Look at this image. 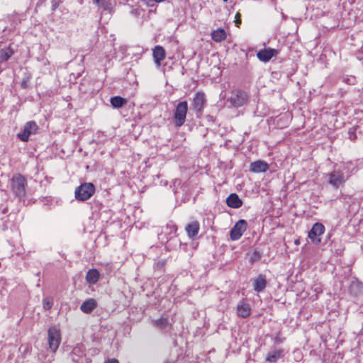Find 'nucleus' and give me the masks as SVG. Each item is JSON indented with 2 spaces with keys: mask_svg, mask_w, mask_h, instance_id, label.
<instances>
[{
  "mask_svg": "<svg viewBox=\"0 0 363 363\" xmlns=\"http://www.w3.org/2000/svg\"><path fill=\"white\" fill-rule=\"evenodd\" d=\"M188 111V103L186 101H180L174 110V123L176 127L182 126L185 121Z\"/></svg>",
  "mask_w": 363,
  "mask_h": 363,
  "instance_id": "f257e3e1",
  "label": "nucleus"
},
{
  "mask_svg": "<svg viewBox=\"0 0 363 363\" xmlns=\"http://www.w3.org/2000/svg\"><path fill=\"white\" fill-rule=\"evenodd\" d=\"M26 180L22 175L17 174L13 176L11 180V186L13 193L16 196L21 199L26 195Z\"/></svg>",
  "mask_w": 363,
  "mask_h": 363,
  "instance_id": "f03ea898",
  "label": "nucleus"
},
{
  "mask_svg": "<svg viewBox=\"0 0 363 363\" xmlns=\"http://www.w3.org/2000/svg\"><path fill=\"white\" fill-rule=\"evenodd\" d=\"M95 192V186L92 183H84L77 187L74 191L75 198L79 201H86Z\"/></svg>",
  "mask_w": 363,
  "mask_h": 363,
  "instance_id": "7ed1b4c3",
  "label": "nucleus"
},
{
  "mask_svg": "<svg viewBox=\"0 0 363 363\" xmlns=\"http://www.w3.org/2000/svg\"><path fill=\"white\" fill-rule=\"evenodd\" d=\"M48 333L49 347L52 352H55L61 342L60 330L55 327H52L48 329Z\"/></svg>",
  "mask_w": 363,
  "mask_h": 363,
  "instance_id": "20e7f679",
  "label": "nucleus"
},
{
  "mask_svg": "<svg viewBox=\"0 0 363 363\" xmlns=\"http://www.w3.org/2000/svg\"><path fill=\"white\" fill-rule=\"evenodd\" d=\"M247 94L240 89L233 90L230 98V102L234 107H240L243 106L247 103Z\"/></svg>",
  "mask_w": 363,
  "mask_h": 363,
  "instance_id": "39448f33",
  "label": "nucleus"
},
{
  "mask_svg": "<svg viewBox=\"0 0 363 363\" xmlns=\"http://www.w3.org/2000/svg\"><path fill=\"white\" fill-rule=\"evenodd\" d=\"M325 226L323 223L317 222L313 224L312 228L308 232V237L311 242L315 245H319L321 242L320 236L325 232Z\"/></svg>",
  "mask_w": 363,
  "mask_h": 363,
  "instance_id": "423d86ee",
  "label": "nucleus"
},
{
  "mask_svg": "<svg viewBox=\"0 0 363 363\" xmlns=\"http://www.w3.org/2000/svg\"><path fill=\"white\" fill-rule=\"evenodd\" d=\"M247 223L245 220H238L230 231V237L232 240H239L247 230Z\"/></svg>",
  "mask_w": 363,
  "mask_h": 363,
  "instance_id": "0eeeda50",
  "label": "nucleus"
},
{
  "mask_svg": "<svg viewBox=\"0 0 363 363\" xmlns=\"http://www.w3.org/2000/svg\"><path fill=\"white\" fill-rule=\"evenodd\" d=\"M328 183L335 189H338L340 186H342L347 180L342 171L336 169L328 174Z\"/></svg>",
  "mask_w": 363,
  "mask_h": 363,
  "instance_id": "6e6552de",
  "label": "nucleus"
},
{
  "mask_svg": "<svg viewBox=\"0 0 363 363\" xmlns=\"http://www.w3.org/2000/svg\"><path fill=\"white\" fill-rule=\"evenodd\" d=\"M38 128V126L35 121H29L25 124L23 130L18 133L17 137L23 142H27L29 136L35 133Z\"/></svg>",
  "mask_w": 363,
  "mask_h": 363,
  "instance_id": "1a4fd4ad",
  "label": "nucleus"
},
{
  "mask_svg": "<svg viewBox=\"0 0 363 363\" xmlns=\"http://www.w3.org/2000/svg\"><path fill=\"white\" fill-rule=\"evenodd\" d=\"M278 50L274 48H268L259 50L257 53V58L263 62H269L273 57L278 55Z\"/></svg>",
  "mask_w": 363,
  "mask_h": 363,
  "instance_id": "9d476101",
  "label": "nucleus"
},
{
  "mask_svg": "<svg viewBox=\"0 0 363 363\" xmlns=\"http://www.w3.org/2000/svg\"><path fill=\"white\" fill-rule=\"evenodd\" d=\"M177 230V225L173 222L168 223L166 226L162 229V233L160 235V238L162 240H168L175 236Z\"/></svg>",
  "mask_w": 363,
  "mask_h": 363,
  "instance_id": "9b49d317",
  "label": "nucleus"
},
{
  "mask_svg": "<svg viewBox=\"0 0 363 363\" xmlns=\"http://www.w3.org/2000/svg\"><path fill=\"white\" fill-rule=\"evenodd\" d=\"M206 103L205 94L202 92H197L193 99V108L197 113H201Z\"/></svg>",
  "mask_w": 363,
  "mask_h": 363,
  "instance_id": "f8f14e48",
  "label": "nucleus"
},
{
  "mask_svg": "<svg viewBox=\"0 0 363 363\" xmlns=\"http://www.w3.org/2000/svg\"><path fill=\"white\" fill-rule=\"evenodd\" d=\"M350 293L354 296H358L363 292V283L357 279H354L349 286Z\"/></svg>",
  "mask_w": 363,
  "mask_h": 363,
  "instance_id": "ddd939ff",
  "label": "nucleus"
},
{
  "mask_svg": "<svg viewBox=\"0 0 363 363\" xmlns=\"http://www.w3.org/2000/svg\"><path fill=\"white\" fill-rule=\"evenodd\" d=\"M269 168L268 164L262 160H257L250 164V170L254 173L265 172Z\"/></svg>",
  "mask_w": 363,
  "mask_h": 363,
  "instance_id": "4468645a",
  "label": "nucleus"
},
{
  "mask_svg": "<svg viewBox=\"0 0 363 363\" xmlns=\"http://www.w3.org/2000/svg\"><path fill=\"white\" fill-rule=\"evenodd\" d=\"M152 55L155 64L159 67L161 65V62L165 57V50L162 46L157 45L152 50Z\"/></svg>",
  "mask_w": 363,
  "mask_h": 363,
  "instance_id": "2eb2a0df",
  "label": "nucleus"
},
{
  "mask_svg": "<svg viewBox=\"0 0 363 363\" xmlns=\"http://www.w3.org/2000/svg\"><path fill=\"white\" fill-rule=\"evenodd\" d=\"M284 355V352L283 349H274L267 353L266 361L269 363H276Z\"/></svg>",
  "mask_w": 363,
  "mask_h": 363,
  "instance_id": "dca6fc26",
  "label": "nucleus"
},
{
  "mask_svg": "<svg viewBox=\"0 0 363 363\" xmlns=\"http://www.w3.org/2000/svg\"><path fill=\"white\" fill-rule=\"evenodd\" d=\"M237 313L238 316L241 318H246L249 317L251 314L250 306L244 301L240 302L237 306Z\"/></svg>",
  "mask_w": 363,
  "mask_h": 363,
  "instance_id": "f3484780",
  "label": "nucleus"
},
{
  "mask_svg": "<svg viewBox=\"0 0 363 363\" xmlns=\"http://www.w3.org/2000/svg\"><path fill=\"white\" fill-rule=\"evenodd\" d=\"M226 203L230 208H238L242 206V201L236 194H231L228 196Z\"/></svg>",
  "mask_w": 363,
  "mask_h": 363,
  "instance_id": "a211bd4d",
  "label": "nucleus"
},
{
  "mask_svg": "<svg viewBox=\"0 0 363 363\" xmlns=\"http://www.w3.org/2000/svg\"><path fill=\"white\" fill-rule=\"evenodd\" d=\"M97 307V302L94 298L86 300L80 306V309L85 313H90Z\"/></svg>",
  "mask_w": 363,
  "mask_h": 363,
  "instance_id": "6ab92c4d",
  "label": "nucleus"
},
{
  "mask_svg": "<svg viewBox=\"0 0 363 363\" xmlns=\"http://www.w3.org/2000/svg\"><path fill=\"white\" fill-rule=\"evenodd\" d=\"M199 229L200 225L198 221L189 223L185 227L187 235L190 238H194L199 233Z\"/></svg>",
  "mask_w": 363,
  "mask_h": 363,
  "instance_id": "aec40b11",
  "label": "nucleus"
},
{
  "mask_svg": "<svg viewBox=\"0 0 363 363\" xmlns=\"http://www.w3.org/2000/svg\"><path fill=\"white\" fill-rule=\"evenodd\" d=\"M343 170L345 172L346 174V178L348 179L350 177H351L352 174H354L357 172L358 169L357 165L351 162L348 161L344 163L343 164Z\"/></svg>",
  "mask_w": 363,
  "mask_h": 363,
  "instance_id": "412c9836",
  "label": "nucleus"
},
{
  "mask_svg": "<svg viewBox=\"0 0 363 363\" xmlns=\"http://www.w3.org/2000/svg\"><path fill=\"white\" fill-rule=\"evenodd\" d=\"M211 38L216 43H220L226 38V32L223 28L214 30L211 33Z\"/></svg>",
  "mask_w": 363,
  "mask_h": 363,
  "instance_id": "4be33fe9",
  "label": "nucleus"
},
{
  "mask_svg": "<svg viewBox=\"0 0 363 363\" xmlns=\"http://www.w3.org/2000/svg\"><path fill=\"white\" fill-rule=\"evenodd\" d=\"M267 286V280L262 275H259L254 282V289L257 292L262 291Z\"/></svg>",
  "mask_w": 363,
  "mask_h": 363,
  "instance_id": "5701e85b",
  "label": "nucleus"
},
{
  "mask_svg": "<svg viewBox=\"0 0 363 363\" xmlns=\"http://www.w3.org/2000/svg\"><path fill=\"white\" fill-rule=\"evenodd\" d=\"M99 279V272L96 269H90L88 271L86 279L91 284H96Z\"/></svg>",
  "mask_w": 363,
  "mask_h": 363,
  "instance_id": "b1692460",
  "label": "nucleus"
},
{
  "mask_svg": "<svg viewBox=\"0 0 363 363\" xmlns=\"http://www.w3.org/2000/svg\"><path fill=\"white\" fill-rule=\"evenodd\" d=\"M13 54L11 48L0 50V63L6 62Z\"/></svg>",
  "mask_w": 363,
  "mask_h": 363,
  "instance_id": "393cba45",
  "label": "nucleus"
},
{
  "mask_svg": "<svg viewBox=\"0 0 363 363\" xmlns=\"http://www.w3.org/2000/svg\"><path fill=\"white\" fill-rule=\"evenodd\" d=\"M110 102L113 107L121 108L126 103V100L121 96H116L111 97Z\"/></svg>",
  "mask_w": 363,
  "mask_h": 363,
  "instance_id": "a878e982",
  "label": "nucleus"
},
{
  "mask_svg": "<svg viewBox=\"0 0 363 363\" xmlns=\"http://www.w3.org/2000/svg\"><path fill=\"white\" fill-rule=\"evenodd\" d=\"M153 325L160 329H164L168 325L167 318H160L157 320H152Z\"/></svg>",
  "mask_w": 363,
  "mask_h": 363,
  "instance_id": "bb28decb",
  "label": "nucleus"
},
{
  "mask_svg": "<svg viewBox=\"0 0 363 363\" xmlns=\"http://www.w3.org/2000/svg\"><path fill=\"white\" fill-rule=\"evenodd\" d=\"M43 308L45 310H49L52 307L53 301L51 297H46L43 301Z\"/></svg>",
  "mask_w": 363,
  "mask_h": 363,
  "instance_id": "cd10ccee",
  "label": "nucleus"
},
{
  "mask_svg": "<svg viewBox=\"0 0 363 363\" xmlns=\"http://www.w3.org/2000/svg\"><path fill=\"white\" fill-rule=\"evenodd\" d=\"M94 3L96 4L99 7H102L105 9H107V7L105 4V0H93Z\"/></svg>",
  "mask_w": 363,
  "mask_h": 363,
  "instance_id": "c85d7f7f",
  "label": "nucleus"
},
{
  "mask_svg": "<svg viewBox=\"0 0 363 363\" xmlns=\"http://www.w3.org/2000/svg\"><path fill=\"white\" fill-rule=\"evenodd\" d=\"M284 338H281L280 336H279V334H277L274 338V341L275 343L277 344H281L284 342Z\"/></svg>",
  "mask_w": 363,
  "mask_h": 363,
  "instance_id": "c756f323",
  "label": "nucleus"
},
{
  "mask_svg": "<svg viewBox=\"0 0 363 363\" xmlns=\"http://www.w3.org/2000/svg\"><path fill=\"white\" fill-rule=\"evenodd\" d=\"M235 18H236V24L237 25L240 24L241 23V20H240V14L239 13H236Z\"/></svg>",
  "mask_w": 363,
  "mask_h": 363,
  "instance_id": "7c9ffc66",
  "label": "nucleus"
},
{
  "mask_svg": "<svg viewBox=\"0 0 363 363\" xmlns=\"http://www.w3.org/2000/svg\"><path fill=\"white\" fill-rule=\"evenodd\" d=\"M104 363H119V362L118 359L113 358L108 359Z\"/></svg>",
  "mask_w": 363,
  "mask_h": 363,
  "instance_id": "2f4dec72",
  "label": "nucleus"
},
{
  "mask_svg": "<svg viewBox=\"0 0 363 363\" xmlns=\"http://www.w3.org/2000/svg\"><path fill=\"white\" fill-rule=\"evenodd\" d=\"M294 242L296 245H299V243H300L298 240H295Z\"/></svg>",
  "mask_w": 363,
  "mask_h": 363,
  "instance_id": "473e14b6",
  "label": "nucleus"
}]
</instances>
